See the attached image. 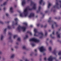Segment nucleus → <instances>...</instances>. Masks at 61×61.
<instances>
[{
	"label": "nucleus",
	"mask_w": 61,
	"mask_h": 61,
	"mask_svg": "<svg viewBox=\"0 0 61 61\" xmlns=\"http://www.w3.org/2000/svg\"><path fill=\"white\" fill-rule=\"evenodd\" d=\"M1 10V8H0V10Z\"/></svg>",
	"instance_id": "obj_57"
},
{
	"label": "nucleus",
	"mask_w": 61,
	"mask_h": 61,
	"mask_svg": "<svg viewBox=\"0 0 61 61\" xmlns=\"http://www.w3.org/2000/svg\"><path fill=\"white\" fill-rule=\"evenodd\" d=\"M16 44H17V45H18V43H16Z\"/></svg>",
	"instance_id": "obj_59"
},
{
	"label": "nucleus",
	"mask_w": 61,
	"mask_h": 61,
	"mask_svg": "<svg viewBox=\"0 0 61 61\" xmlns=\"http://www.w3.org/2000/svg\"><path fill=\"white\" fill-rule=\"evenodd\" d=\"M6 29H5L4 30V31H6Z\"/></svg>",
	"instance_id": "obj_41"
},
{
	"label": "nucleus",
	"mask_w": 61,
	"mask_h": 61,
	"mask_svg": "<svg viewBox=\"0 0 61 61\" xmlns=\"http://www.w3.org/2000/svg\"><path fill=\"white\" fill-rule=\"evenodd\" d=\"M39 49L41 52H43L46 50V49L44 48V47L43 46L39 48Z\"/></svg>",
	"instance_id": "obj_4"
},
{
	"label": "nucleus",
	"mask_w": 61,
	"mask_h": 61,
	"mask_svg": "<svg viewBox=\"0 0 61 61\" xmlns=\"http://www.w3.org/2000/svg\"><path fill=\"white\" fill-rule=\"evenodd\" d=\"M43 5H44V4H43Z\"/></svg>",
	"instance_id": "obj_62"
},
{
	"label": "nucleus",
	"mask_w": 61,
	"mask_h": 61,
	"mask_svg": "<svg viewBox=\"0 0 61 61\" xmlns=\"http://www.w3.org/2000/svg\"><path fill=\"white\" fill-rule=\"evenodd\" d=\"M14 56H15V55L13 54V55L11 57V58H14Z\"/></svg>",
	"instance_id": "obj_22"
},
{
	"label": "nucleus",
	"mask_w": 61,
	"mask_h": 61,
	"mask_svg": "<svg viewBox=\"0 0 61 61\" xmlns=\"http://www.w3.org/2000/svg\"><path fill=\"white\" fill-rule=\"evenodd\" d=\"M25 0H23L22 2V5L23 6H24V5H25Z\"/></svg>",
	"instance_id": "obj_13"
},
{
	"label": "nucleus",
	"mask_w": 61,
	"mask_h": 61,
	"mask_svg": "<svg viewBox=\"0 0 61 61\" xmlns=\"http://www.w3.org/2000/svg\"><path fill=\"white\" fill-rule=\"evenodd\" d=\"M6 15L7 16H8V13H7L6 14Z\"/></svg>",
	"instance_id": "obj_35"
},
{
	"label": "nucleus",
	"mask_w": 61,
	"mask_h": 61,
	"mask_svg": "<svg viewBox=\"0 0 61 61\" xmlns=\"http://www.w3.org/2000/svg\"><path fill=\"white\" fill-rule=\"evenodd\" d=\"M18 41H20V40H21V39H20V38H18L17 39Z\"/></svg>",
	"instance_id": "obj_25"
},
{
	"label": "nucleus",
	"mask_w": 61,
	"mask_h": 61,
	"mask_svg": "<svg viewBox=\"0 0 61 61\" xmlns=\"http://www.w3.org/2000/svg\"><path fill=\"white\" fill-rule=\"evenodd\" d=\"M10 12L11 13H12L13 12V7H11L10 8Z\"/></svg>",
	"instance_id": "obj_14"
},
{
	"label": "nucleus",
	"mask_w": 61,
	"mask_h": 61,
	"mask_svg": "<svg viewBox=\"0 0 61 61\" xmlns=\"http://www.w3.org/2000/svg\"><path fill=\"white\" fill-rule=\"evenodd\" d=\"M40 4H41L42 3H43V0H40Z\"/></svg>",
	"instance_id": "obj_20"
},
{
	"label": "nucleus",
	"mask_w": 61,
	"mask_h": 61,
	"mask_svg": "<svg viewBox=\"0 0 61 61\" xmlns=\"http://www.w3.org/2000/svg\"><path fill=\"white\" fill-rule=\"evenodd\" d=\"M2 53V52L1 51H0V54H1Z\"/></svg>",
	"instance_id": "obj_46"
},
{
	"label": "nucleus",
	"mask_w": 61,
	"mask_h": 61,
	"mask_svg": "<svg viewBox=\"0 0 61 61\" xmlns=\"http://www.w3.org/2000/svg\"><path fill=\"white\" fill-rule=\"evenodd\" d=\"M11 33L10 32V33H9V35H11Z\"/></svg>",
	"instance_id": "obj_36"
},
{
	"label": "nucleus",
	"mask_w": 61,
	"mask_h": 61,
	"mask_svg": "<svg viewBox=\"0 0 61 61\" xmlns=\"http://www.w3.org/2000/svg\"><path fill=\"white\" fill-rule=\"evenodd\" d=\"M37 51V50L36 49L35 50V52H36Z\"/></svg>",
	"instance_id": "obj_44"
},
{
	"label": "nucleus",
	"mask_w": 61,
	"mask_h": 61,
	"mask_svg": "<svg viewBox=\"0 0 61 61\" xmlns=\"http://www.w3.org/2000/svg\"><path fill=\"white\" fill-rule=\"evenodd\" d=\"M16 36H17L16 35H14V38H15V37H16Z\"/></svg>",
	"instance_id": "obj_32"
},
{
	"label": "nucleus",
	"mask_w": 61,
	"mask_h": 61,
	"mask_svg": "<svg viewBox=\"0 0 61 61\" xmlns=\"http://www.w3.org/2000/svg\"><path fill=\"white\" fill-rule=\"evenodd\" d=\"M16 6H15V7H16Z\"/></svg>",
	"instance_id": "obj_58"
},
{
	"label": "nucleus",
	"mask_w": 61,
	"mask_h": 61,
	"mask_svg": "<svg viewBox=\"0 0 61 61\" xmlns=\"http://www.w3.org/2000/svg\"><path fill=\"white\" fill-rule=\"evenodd\" d=\"M14 22H13L12 24H14Z\"/></svg>",
	"instance_id": "obj_55"
},
{
	"label": "nucleus",
	"mask_w": 61,
	"mask_h": 61,
	"mask_svg": "<svg viewBox=\"0 0 61 61\" xmlns=\"http://www.w3.org/2000/svg\"><path fill=\"white\" fill-rule=\"evenodd\" d=\"M4 10H5V8H4Z\"/></svg>",
	"instance_id": "obj_48"
},
{
	"label": "nucleus",
	"mask_w": 61,
	"mask_h": 61,
	"mask_svg": "<svg viewBox=\"0 0 61 61\" xmlns=\"http://www.w3.org/2000/svg\"><path fill=\"white\" fill-rule=\"evenodd\" d=\"M3 38H4V36H3V35H1V40H2L3 39Z\"/></svg>",
	"instance_id": "obj_17"
},
{
	"label": "nucleus",
	"mask_w": 61,
	"mask_h": 61,
	"mask_svg": "<svg viewBox=\"0 0 61 61\" xmlns=\"http://www.w3.org/2000/svg\"><path fill=\"white\" fill-rule=\"evenodd\" d=\"M3 6V5H1V6Z\"/></svg>",
	"instance_id": "obj_60"
},
{
	"label": "nucleus",
	"mask_w": 61,
	"mask_h": 61,
	"mask_svg": "<svg viewBox=\"0 0 61 61\" xmlns=\"http://www.w3.org/2000/svg\"><path fill=\"white\" fill-rule=\"evenodd\" d=\"M24 25H25L27 26V23L26 22H24L23 23Z\"/></svg>",
	"instance_id": "obj_21"
},
{
	"label": "nucleus",
	"mask_w": 61,
	"mask_h": 61,
	"mask_svg": "<svg viewBox=\"0 0 61 61\" xmlns=\"http://www.w3.org/2000/svg\"><path fill=\"white\" fill-rule=\"evenodd\" d=\"M52 34H53V35H54V31L52 33Z\"/></svg>",
	"instance_id": "obj_45"
},
{
	"label": "nucleus",
	"mask_w": 61,
	"mask_h": 61,
	"mask_svg": "<svg viewBox=\"0 0 61 61\" xmlns=\"http://www.w3.org/2000/svg\"><path fill=\"white\" fill-rule=\"evenodd\" d=\"M50 36H52V34Z\"/></svg>",
	"instance_id": "obj_52"
},
{
	"label": "nucleus",
	"mask_w": 61,
	"mask_h": 61,
	"mask_svg": "<svg viewBox=\"0 0 61 61\" xmlns=\"http://www.w3.org/2000/svg\"><path fill=\"white\" fill-rule=\"evenodd\" d=\"M58 54L59 55H61V51L59 52Z\"/></svg>",
	"instance_id": "obj_29"
},
{
	"label": "nucleus",
	"mask_w": 61,
	"mask_h": 61,
	"mask_svg": "<svg viewBox=\"0 0 61 61\" xmlns=\"http://www.w3.org/2000/svg\"><path fill=\"white\" fill-rule=\"evenodd\" d=\"M17 29L18 31H20L21 30H22L23 32H25V31L26 28L25 27H22L20 26L19 25L17 28Z\"/></svg>",
	"instance_id": "obj_2"
},
{
	"label": "nucleus",
	"mask_w": 61,
	"mask_h": 61,
	"mask_svg": "<svg viewBox=\"0 0 61 61\" xmlns=\"http://www.w3.org/2000/svg\"><path fill=\"white\" fill-rule=\"evenodd\" d=\"M51 5V4L50 3H49L48 4V8H49Z\"/></svg>",
	"instance_id": "obj_16"
},
{
	"label": "nucleus",
	"mask_w": 61,
	"mask_h": 61,
	"mask_svg": "<svg viewBox=\"0 0 61 61\" xmlns=\"http://www.w3.org/2000/svg\"><path fill=\"white\" fill-rule=\"evenodd\" d=\"M25 61H29L27 59H25Z\"/></svg>",
	"instance_id": "obj_37"
},
{
	"label": "nucleus",
	"mask_w": 61,
	"mask_h": 61,
	"mask_svg": "<svg viewBox=\"0 0 61 61\" xmlns=\"http://www.w3.org/2000/svg\"><path fill=\"white\" fill-rule=\"evenodd\" d=\"M44 60H46V58H44Z\"/></svg>",
	"instance_id": "obj_42"
},
{
	"label": "nucleus",
	"mask_w": 61,
	"mask_h": 61,
	"mask_svg": "<svg viewBox=\"0 0 61 61\" xmlns=\"http://www.w3.org/2000/svg\"><path fill=\"white\" fill-rule=\"evenodd\" d=\"M11 50H12V51H13V48H11Z\"/></svg>",
	"instance_id": "obj_49"
},
{
	"label": "nucleus",
	"mask_w": 61,
	"mask_h": 61,
	"mask_svg": "<svg viewBox=\"0 0 61 61\" xmlns=\"http://www.w3.org/2000/svg\"><path fill=\"white\" fill-rule=\"evenodd\" d=\"M47 33L46 32L45 33V36H46V35H47Z\"/></svg>",
	"instance_id": "obj_39"
},
{
	"label": "nucleus",
	"mask_w": 61,
	"mask_h": 61,
	"mask_svg": "<svg viewBox=\"0 0 61 61\" xmlns=\"http://www.w3.org/2000/svg\"><path fill=\"white\" fill-rule=\"evenodd\" d=\"M31 10L32 9H30L29 7H28L24 10V12L22 13H21V12L20 11H19V13H20V16L21 17L27 16H28V11L29 10Z\"/></svg>",
	"instance_id": "obj_1"
},
{
	"label": "nucleus",
	"mask_w": 61,
	"mask_h": 61,
	"mask_svg": "<svg viewBox=\"0 0 61 61\" xmlns=\"http://www.w3.org/2000/svg\"><path fill=\"white\" fill-rule=\"evenodd\" d=\"M59 5L58 4V2H56V5L54 6V8H56L58 7V6Z\"/></svg>",
	"instance_id": "obj_11"
},
{
	"label": "nucleus",
	"mask_w": 61,
	"mask_h": 61,
	"mask_svg": "<svg viewBox=\"0 0 61 61\" xmlns=\"http://www.w3.org/2000/svg\"><path fill=\"white\" fill-rule=\"evenodd\" d=\"M20 61H23L22 60H20Z\"/></svg>",
	"instance_id": "obj_54"
},
{
	"label": "nucleus",
	"mask_w": 61,
	"mask_h": 61,
	"mask_svg": "<svg viewBox=\"0 0 61 61\" xmlns=\"http://www.w3.org/2000/svg\"><path fill=\"white\" fill-rule=\"evenodd\" d=\"M51 18H49V20L48 21V22H51Z\"/></svg>",
	"instance_id": "obj_26"
},
{
	"label": "nucleus",
	"mask_w": 61,
	"mask_h": 61,
	"mask_svg": "<svg viewBox=\"0 0 61 61\" xmlns=\"http://www.w3.org/2000/svg\"><path fill=\"white\" fill-rule=\"evenodd\" d=\"M56 34L57 35V37H59V38H60V35L58 34V32H56Z\"/></svg>",
	"instance_id": "obj_15"
},
{
	"label": "nucleus",
	"mask_w": 61,
	"mask_h": 61,
	"mask_svg": "<svg viewBox=\"0 0 61 61\" xmlns=\"http://www.w3.org/2000/svg\"><path fill=\"white\" fill-rule=\"evenodd\" d=\"M45 55V53L43 54V55Z\"/></svg>",
	"instance_id": "obj_56"
},
{
	"label": "nucleus",
	"mask_w": 61,
	"mask_h": 61,
	"mask_svg": "<svg viewBox=\"0 0 61 61\" xmlns=\"http://www.w3.org/2000/svg\"><path fill=\"white\" fill-rule=\"evenodd\" d=\"M60 59H61V57H60L59 58Z\"/></svg>",
	"instance_id": "obj_51"
},
{
	"label": "nucleus",
	"mask_w": 61,
	"mask_h": 61,
	"mask_svg": "<svg viewBox=\"0 0 61 61\" xmlns=\"http://www.w3.org/2000/svg\"><path fill=\"white\" fill-rule=\"evenodd\" d=\"M34 16V13H30V15L29 16V17L30 18V17H32Z\"/></svg>",
	"instance_id": "obj_9"
},
{
	"label": "nucleus",
	"mask_w": 61,
	"mask_h": 61,
	"mask_svg": "<svg viewBox=\"0 0 61 61\" xmlns=\"http://www.w3.org/2000/svg\"><path fill=\"white\" fill-rule=\"evenodd\" d=\"M39 35L41 37H40V38H42L44 36V35H43V33L41 32L40 33H39Z\"/></svg>",
	"instance_id": "obj_7"
},
{
	"label": "nucleus",
	"mask_w": 61,
	"mask_h": 61,
	"mask_svg": "<svg viewBox=\"0 0 61 61\" xmlns=\"http://www.w3.org/2000/svg\"><path fill=\"white\" fill-rule=\"evenodd\" d=\"M37 26H39V24H37Z\"/></svg>",
	"instance_id": "obj_43"
},
{
	"label": "nucleus",
	"mask_w": 61,
	"mask_h": 61,
	"mask_svg": "<svg viewBox=\"0 0 61 61\" xmlns=\"http://www.w3.org/2000/svg\"><path fill=\"white\" fill-rule=\"evenodd\" d=\"M15 20L16 21V23L15 24V25H17V22H18V20L17 18H16L15 19Z\"/></svg>",
	"instance_id": "obj_12"
},
{
	"label": "nucleus",
	"mask_w": 61,
	"mask_h": 61,
	"mask_svg": "<svg viewBox=\"0 0 61 61\" xmlns=\"http://www.w3.org/2000/svg\"><path fill=\"white\" fill-rule=\"evenodd\" d=\"M52 53H53V54H55V55L56 53V50H54Z\"/></svg>",
	"instance_id": "obj_18"
},
{
	"label": "nucleus",
	"mask_w": 61,
	"mask_h": 61,
	"mask_svg": "<svg viewBox=\"0 0 61 61\" xmlns=\"http://www.w3.org/2000/svg\"><path fill=\"white\" fill-rule=\"evenodd\" d=\"M31 45L32 46H35V44H34V43H33V42L31 44Z\"/></svg>",
	"instance_id": "obj_23"
},
{
	"label": "nucleus",
	"mask_w": 61,
	"mask_h": 61,
	"mask_svg": "<svg viewBox=\"0 0 61 61\" xmlns=\"http://www.w3.org/2000/svg\"><path fill=\"white\" fill-rule=\"evenodd\" d=\"M25 37L24 38V39H26V38H28V36L27 35H26L25 36Z\"/></svg>",
	"instance_id": "obj_24"
},
{
	"label": "nucleus",
	"mask_w": 61,
	"mask_h": 61,
	"mask_svg": "<svg viewBox=\"0 0 61 61\" xmlns=\"http://www.w3.org/2000/svg\"><path fill=\"white\" fill-rule=\"evenodd\" d=\"M47 11H45V13H47Z\"/></svg>",
	"instance_id": "obj_50"
},
{
	"label": "nucleus",
	"mask_w": 61,
	"mask_h": 61,
	"mask_svg": "<svg viewBox=\"0 0 61 61\" xmlns=\"http://www.w3.org/2000/svg\"><path fill=\"white\" fill-rule=\"evenodd\" d=\"M41 10V7L40 6L39 7V11H40Z\"/></svg>",
	"instance_id": "obj_30"
},
{
	"label": "nucleus",
	"mask_w": 61,
	"mask_h": 61,
	"mask_svg": "<svg viewBox=\"0 0 61 61\" xmlns=\"http://www.w3.org/2000/svg\"><path fill=\"white\" fill-rule=\"evenodd\" d=\"M46 27V26H45V27Z\"/></svg>",
	"instance_id": "obj_63"
},
{
	"label": "nucleus",
	"mask_w": 61,
	"mask_h": 61,
	"mask_svg": "<svg viewBox=\"0 0 61 61\" xmlns=\"http://www.w3.org/2000/svg\"><path fill=\"white\" fill-rule=\"evenodd\" d=\"M30 26L31 27H32L33 26L32 25H30Z\"/></svg>",
	"instance_id": "obj_38"
},
{
	"label": "nucleus",
	"mask_w": 61,
	"mask_h": 61,
	"mask_svg": "<svg viewBox=\"0 0 61 61\" xmlns=\"http://www.w3.org/2000/svg\"><path fill=\"white\" fill-rule=\"evenodd\" d=\"M1 23V24H2V21H0V23Z\"/></svg>",
	"instance_id": "obj_40"
},
{
	"label": "nucleus",
	"mask_w": 61,
	"mask_h": 61,
	"mask_svg": "<svg viewBox=\"0 0 61 61\" xmlns=\"http://www.w3.org/2000/svg\"><path fill=\"white\" fill-rule=\"evenodd\" d=\"M59 2H60V3H61V4L60 5V7H61V0H60L59 1Z\"/></svg>",
	"instance_id": "obj_33"
},
{
	"label": "nucleus",
	"mask_w": 61,
	"mask_h": 61,
	"mask_svg": "<svg viewBox=\"0 0 61 61\" xmlns=\"http://www.w3.org/2000/svg\"><path fill=\"white\" fill-rule=\"evenodd\" d=\"M30 41L31 42V41H33V42H36L37 43L39 42V41L37 39L35 38H32V39H31L30 40Z\"/></svg>",
	"instance_id": "obj_3"
},
{
	"label": "nucleus",
	"mask_w": 61,
	"mask_h": 61,
	"mask_svg": "<svg viewBox=\"0 0 61 61\" xmlns=\"http://www.w3.org/2000/svg\"><path fill=\"white\" fill-rule=\"evenodd\" d=\"M25 46H23V49H25Z\"/></svg>",
	"instance_id": "obj_34"
},
{
	"label": "nucleus",
	"mask_w": 61,
	"mask_h": 61,
	"mask_svg": "<svg viewBox=\"0 0 61 61\" xmlns=\"http://www.w3.org/2000/svg\"><path fill=\"white\" fill-rule=\"evenodd\" d=\"M42 26H41V27H42Z\"/></svg>",
	"instance_id": "obj_64"
},
{
	"label": "nucleus",
	"mask_w": 61,
	"mask_h": 61,
	"mask_svg": "<svg viewBox=\"0 0 61 61\" xmlns=\"http://www.w3.org/2000/svg\"><path fill=\"white\" fill-rule=\"evenodd\" d=\"M8 28L9 29H10L11 28V27L10 26H8Z\"/></svg>",
	"instance_id": "obj_31"
},
{
	"label": "nucleus",
	"mask_w": 61,
	"mask_h": 61,
	"mask_svg": "<svg viewBox=\"0 0 61 61\" xmlns=\"http://www.w3.org/2000/svg\"><path fill=\"white\" fill-rule=\"evenodd\" d=\"M53 58L52 56H51L48 58V60L49 61H53Z\"/></svg>",
	"instance_id": "obj_6"
},
{
	"label": "nucleus",
	"mask_w": 61,
	"mask_h": 61,
	"mask_svg": "<svg viewBox=\"0 0 61 61\" xmlns=\"http://www.w3.org/2000/svg\"><path fill=\"white\" fill-rule=\"evenodd\" d=\"M55 19H57V17H56V18H55Z\"/></svg>",
	"instance_id": "obj_53"
},
{
	"label": "nucleus",
	"mask_w": 61,
	"mask_h": 61,
	"mask_svg": "<svg viewBox=\"0 0 61 61\" xmlns=\"http://www.w3.org/2000/svg\"><path fill=\"white\" fill-rule=\"evenodd\" d=\"M27 33H29V34L30 35H32V33H31V32L29 31H28L27 32Z\"/></svg>",
	"instance_id": "obj_19"
},
{
	"label": "nucleus",
	"mask_w": 61,
	"mask_h": 61,
	"mask_svg": "<svg viewBox=\"0 0 61 61\" xmlns=\"http://www.w3.org/2000/svg\"><path fill=\"white\" fill-rule=\"evenodd\" d=\"M55 25H56V27H57L58 26V25L56 24V22H54V24L53 25H52V28H54V27L53 26Z\"/></svg>",
	"instance_id": "obj_8"
},
{
	"label": "nucleus",
	"mask_w": 61,
	"mask_h": 61,
	"mask_svg": "<svg viewBox=\"0 0 61 61\" xmlns=\"http://www.w3.org/2000/svg\"><path fill=\"white\" fill-rule=\"evenodd\" d=\"M49 49L50 51H51V50H52V48H51V47H49Z\"/></svg>",
	"instance_id": "obj_28"
},
{
	"label": "nucleus",
	"mask_w": 61,
	"mask_h": 61,
	"mask_svg": "<svg viewBox=\"0 0 61 61\" xmlns=\"http://www.w3.org/2000/svg\"><path fill=\"white\" fill-rule=\"evenodd\" d=\"M32 55H33V53H31L30 54V56H32Z\"/></svg>",
	"instance_id": "obj_47"
},
{
	"label": "nucleus",
	"mask_w": 61,
	"mask_h": 61,
	"mask_svg": "<svg viewBox=\"0 0 61 61\" xmlns=\"http://www.w3.org/2000/svg\"><path fill=\"white\" fill-rule=\"evenodd\" d=\"M50 42H51V41H50Z\"/></svg>",
	"instance_id": "obj_61"
},
{
	"label": "nucleus",
	"mask_w": 61,
	"mask_h": 61,
	"mask_svg": "<svg viewBox=\"0 0 61 61\" xmlns=\"http://www.w3.org/2000/svg\"><path fill=\"white\" fill-rule=\"evenodd\" d=\"M34 32H35L34 34V36H37V35H36V33H37V29H35L34 30Z\"/></svg>",
	"instance_id": "obj_10"
},
{
	"label": "nucleus",
	"mask_w": 61,
	"mask_h": 61,
	"mask_svg": "<svg viewBox=\"0 0 61 61\" xmlns=\"http://www.w3.org/2000/svg\"><path fill=\"white\" fill-rule=\"evenodd\" d=\"M31 4L33 5V9H36V4H35L33 2H31Z\"/></svg>",
	"instance_id": "obj_5"
},
{
	"label": "nucleus",
	"mask_w": 61,
	"mask_h": 61,
	"mask_svg": "<svg viewBox=\"0 0 61 61\" xmlns=\"http://www.w3.org/2000/svg\"><path fill=\"white\" fill-rule=\"evenodd\" d=\"M6 4H7V2H5L3 3V5H6Z\"/></svg>",
	"instance_id": "obj_27"
}]
</instances>
